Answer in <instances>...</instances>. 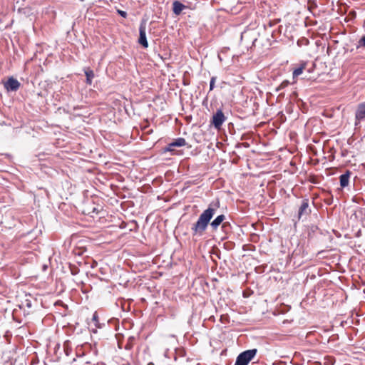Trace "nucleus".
Masks as SVG:
<instances>
[{
    "label": "nucleus",
    "instance_id": "nucleus-1",
    "mask_svg": "<svg viewBox=\"0 0 365 365\" xmlns=\"http://www.w3.org/2000/svg\"><path fill=\"white\" fill-rule=\"evenodd\" d=\"M215 213V209L210 205L200 214L197 222L191 227L192 236L201 237L203 235Z\"/></svg>",
    "mask_w": 365,
    "mask_h": 365
},
{
    "label": "nucleus",
    "instance_id": "nucleus-2",
    "mask_svg": "<svg viewBox=\"0 0 365 365\" xmlns=\"http://www.w3.org/2000/svg\"><path fill=\"white\" fill-rule=\"evenodd\" d=\"M257 349L246 350L240 353L235 361V365H248L250 361L256 356Z\"/></svg>",
    "mask_w": 365,
    "mask_h": 365
},
{
    "label": "nucleus",
    "instance_id": "nucleus-3",
    "mask_svg": "<svg viewBox=\"0 0 365 365\" xmlns=\"http://www.w3.org/2000/svg\"><path fill=\"white\" fill-rule=\"evenodd\" d=\"M225 120L226 117L222 110L219 109L212 115L211 123L216 129L220 130Z\"/></svg>",
    "mask_w": 365,
    "mask_h": 365
},
{
    "label": "nucleus",
    "instance_id": "nucleus-4",
    "mask_svg": "<svg viewBox=\"0 0 365 365\" xmlns=\"http://www.w3.org/2000/svg\"><path fill=\"white\" fill-rule=\"evenodd\" d=\"M187 142L183 138H178L170 143L164 148L165 152H170L172 154H175V147H182L187 145Z\"/></svg>",
    "mask_w": 365,
    "mask_h": 365
},
{
    "label": "nucleus",
    "instance_id": "nucleus-5",
    "mask_svg": "<svg viewBox=\"0 0 365 365\" xmlns=\"http://www.w3.org/2000/svg\"><path fill=\"white\" fill-rule=\"evenodd\" d=\"M365 120V101L358 104L355 111V125Z\"/></svg>",
    "mask_w": 365,
    "mask_h": 365
},
{
    "label": "nucleus",
    "instance_id": "nucleus-6",
    "mask_svg": "<svg viewBox=\"0 0 365 365\" xmlns=\"http://www.w3.org/2000/svg\"><path fill=\"white\" fill-rule=\"evenodd\" d=\"M311 213V209L309 205V200L304 199L302 201V204L298 211V219H302L304 216L307 217Z\"/></svg>",
    "mask_w": 365,
    "mask_h": 365
},
{
    "label": "nucleus",
    "instance_id": "nucleus-7",
    "mask_svg": "<svg viewBox=\"0 0 365 365\" xmlns=\"http://www.w3.org/2000/svg\"><path fill=\"white\" fill-rule=\"evenodd\" d=\"M146 27L145 24L144 22H142L139 27V39L138 43L142 45L144 48L148 47V43L146 38Z\"/></svg>",
    "mask_w": 365,
    "mask_h": 365
},
{
    "label": "nucleus",
    "instance_id": "nucleus-8",
    "mask_svg": "<svg viewBox=\"0 0 365 365\" xmlns=\"http://www.w3.org/2000/svg\"><path fill=\"white\" fill-rule=\"evenodd\" d=\"M20 83L14 77L9 78L7 81L4 83V88L8 91H16L20 88Z\"/></svg>",
    "mask_w": 365,
    "mask_h": 365
},
{
    "label": "nucleus",
    "instance_id": "nucleus-9",
    "mask_svg": "<svg viewBox=\"0 0 365 365\" xmlns=\"http://www.w3.org/2000/svg\"><path fill=\"white\" fill-rule=\"evenodd\" d=\"M351 174V172L350 170H346L344 174L340 175L339 180L340 186L341 187H346L348 186Z\"/></svg>",
    "mask_w": 365,
    "mask_h": 365
},
{
    "label": "nucleus",
    "instance_id": "nucleus-10",
    "mask_svg": "<svg viewBox=\"0 0 365 365\" xmlns=\"http://www.w3.org/2000/svg\"><path fill=\"white\" fill-rule=\"evenodd\" d=\"M186 6L179 1H175L173 4V11L176 15H179Z\"/></svg>",
    "mask_w": 365,
    "mask_h": 365
},
{
    "label": "nucleus",
    "instance_id": "nucleus-11",
    "mask_svg": "<svg viewBox=\"0 0 365 365\" xmlns=\"http://www.w3.org/2000/svg\"><path fill=\"white\" fill-rule=\"evenodd\" d=\"M225 219V216L224 215H218L214 220H212L210 223V226L212 230H216L220 224H222Z\"/></svg>",
    "mask_w": 365,
    "mask_h": 365
},
{
    "label": "nucleus",
    "instance_id": "nucleus-12",
    "mask_svg": "<svg viewBox=\"0 0 365 365\" xmlns=\"http://www.w3.org/2000/svg\"><path fill=\"white\" fill-rule=\"evenodd\" d=\"M307 66V63L304 62L302 63L299 67L296 68L292 73L293 78H295L298 77L299 75H301L303 72V71L305 69Z\"/></svg>",
    "mask_w": 365,
    "mask_h": 365
},
{
    "label": "nucleus",
    "instance_id": "nucleus-13",
    "mask_svg": "<svg viewBox=\"0 0 365 365\" xmlns=\"http://www.w3.org/2000/svg\"><path fill=\"white\" fill-rule=\"evenodd\" d=\"M85 75L86 76V83L88 85H91L92 79L94 77L93 71L90 68H87L86 70H85Z\"/></svg>",
    "mask_w": 365,
    "mask_h": 365
},
{
    "label": "nucleus",
    "instance_id": "nucleus-14",
    "mask_svg": "<svg viewBox=\"0 0 365 365\" xmlns=\"http://www.w3.org/2000/svg\"><path fill=\"white\" fill-rule=\"evenodd\" d=\"M360 48H365V35L362 36L357 42L356 48L359 49Z\"/></svg>",
    "mask_w": 365,
    "mask_h": 365
},
{
    "label": "nucleus",
    "instance_id": "nucleus-15",
    "mask_svg": "<svg viewBox=\"0 0 365 365\" xmlns=\"http://www.w3.org/2000/svg\"><path fill=\"white\" fill-rule=\"evenodd\" d=\"M217 78L215 76H212L210 79V91H212L215 88V83Z\"/></svg>",
    "mask_w": 365,
    "mask_h": 365
},
{
    "label": "nucleus",
    "instance_id": "nucleus-16",
    "mask_svg": "<svg viewBox=\"0 0 365 365\" xmlns=\"http://www.w3.org/2000/svg\"><path fill=\"white\" fill-rule=\"evenodd\" d=\"M132 339H133L132 338H130L129 341L125 345V349L130 350L133 348Z\"/></svg>",
    "mask_w": 365,
    "mask_h": 365
},
{
    "label": "nucleus",
    "instance_id": "nucleus-17",
    "mask_svg": "<svg viewBox=\"0 0 365 365\" xmlns=\"http://www.w3.org/2000/svg\"><path fill=\"white\" fill-rule=\"evenodd\" d=\"M98 210L95 206H93L91 210H88V215L98 214Z\"/></svg>",
    "mask_w": 365,
    "mask_h": 365
},
{
    "label": "nucleus",
    "instance_id": "nucleus-18",
    "mask_svg": "<svg viewBox=\"0 0 365 365\" xmlns=\"http://www.w3.org/2000/svg\"><path fill=\"white\" fill-rule=\"evenodd\" d=\"M117 12L123 18H126L127 17L126 11H122V10H118Z\"/></svg>",
    "mask_w": 365,
    "mask_h": 365
},
{
    "label": "nucleus",
    "instance_id": "nucleus-19",
    "mask_svg": "<svg viewBox=\"0 0 365 365\" xmlns=\"http://www.w3.org/2000/svg\"><path fill=\"white\" fill-rule=\"evenodd\" d=\"M289 81H284L279 86V88H285L286 86H287L289 85Z\"/></svg>",
    "mask_w": 365,
    "mask_h": 365
},
{
    "label": "nucleus",
    "instance_id": "nucleus-20",
    "mask_svg": "<svg viewBox=\"0 0 365 365\" xmlns=\"http://www.w3.org/2000/svg\"><path fill=\"white\" fill-rule=\"evenodd\" d=\"M98 315L96 313H94L93 315V320L95 321V322H98Z\"/></svg>",
    "mask_w": 365,
    "mask_h": 365
},
{
    "label": "nucleus",
    "instance_id": "nucleus-21",
    "mask_svg": "<svg viewBox=\"0 0 365 365\" xmlns=\"http://www.w3.org/2000/svg\"><path fill=\"white\" fill-rule=\"evenodd\" d=\"M227 225H229V223H228V222H223V223H222V228H225V227H226V226H227Z\"/></svg>",
    "mask_w": 365,
    "mask_h": 365
},
{
    "label": "nucleus",
    "instance_id": "nucleus-22",
    "mask_svg": "<svg viewBox=\"0 0 365 365\" xmlns=\"http://www.w3.org/2000/svg\"><path fill=\"white\" fill-rule=\"evenodd\" d=\"M92 210V208H89V207H88V208L86 209V210H85V211H84V212H86V214H88V210Z\"/></svg>",
    "mask_w": 365,
    "mask_h": 365
},
{
    "label": "nucleus",
    "instance_id": "nucleus-23",
    "mask_svg": "<svg viewBox=\"0 0 365 365\" xmlns=\"http://www.w3.org/2000/svg\"><path fill=\"white\" fill-rule=\"evenodd\" d=\"M148 365H154V364L153 362H150L148 364Z\"/></svg>",
    "mask_w": 365,
    "mask_h": 365
},
{
    "label": "nucleus",
    "instance_id": "nucleus-24",
    "mask_svg": "<svg viewBox=\"0 0 365 365\" xmlns=\"http://www.w3.org/2000/svg\"><path fill=\"white\" fill-rule=\"evenodd\" d=\"M81 1H84L85 0H80Z\"/></svg>",
    "mask_w": 365,
    "mask_h": 365
}]
</instances>
